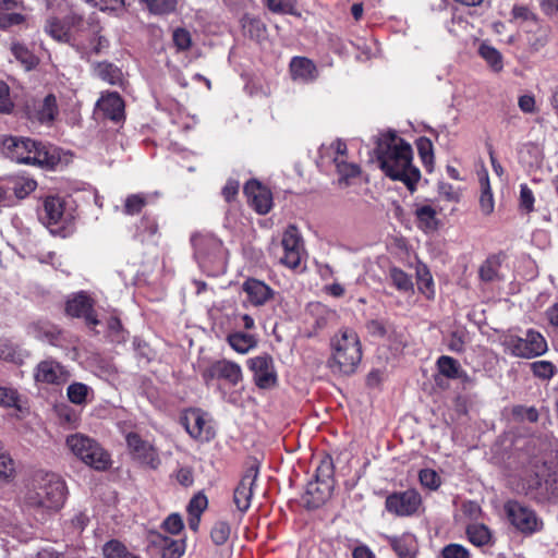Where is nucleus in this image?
Returning <instances> with one entry per match:
<instances>
[{"label": "nucleus", "instance_id": "31", "mask_svg": "<svg viewBox=\"0 0 558 558\" xmlns=\"http://www.w3.org/2000/svg\"><path fill=\"white\" fill-rule=\"evenodd\" d=\"M154 543L160 547L162 558H180L185 551V542L183 539H172L158 534Z\"/></svg>", "mask_w": 558, "mask_h": 558}, {"label": "nucleus", "instance_id": "52", "mask_svg": "<svg viewBox=\"0 0 558 558\" xmlns=\"http://www.w3.org/2000/svg\"><path fill=\"white\" fill-rule=\"evenodd\" d=\"M418 478L421 484L430 489L436 490L440 486V476L432 469H423L420 471Z\"/></svg>", "mask_w": 558, "mask_h": 558}, {"label": "nucleus", "instance_id": "56", "mask_svg": "<svg viewBox=\"0 0 558 558\" xmlns=\"http://www.w3.org/2000/svg\"><path fill=\"white\" fill-rule=\"evenodd\" d=\"M172 39L179 50H187L192 45L191 34L184 28L174 29Z\"/></svg>", "mask_w": 558, "mask_h": 558}, {"label": "nucleus", "instance_id": "58", "mask_svg": "<svg viewBox=\"0 0 558 558\" xmlns=\"http://www.w3.org/2000/svg\"><path fill=\"white\" fill-rule=\"evenodd\" d=\"M13 107L14 104L10 96V88L8 84L0 81V113H10Z\"/></svg>", "mask_w": 558, "mask_h": 558}, {"label": "nucleus", "instance_id": "39", "mask_svg": "<svg viewBox=\"0 0 558 558\" xmlns=\"http://www.w3.org/2000/svg\"><path fill=\"white\" fill-rule=\"evenodd\" d=\"M389 278L392 284L403 293L413 292V282L411 277L399 268H391L389 271Z\"/></svg>", "mask_w": 558, "mask_h": 558}, {"label": "nucleus", "instance_id": "16", "mask_svg": "<svg viewBox=\"0 0 558 558\" xmlns=\"http://www.w3.org/2000/svg\"><path fill=\"white\" fill-rule=\"evenodd\" d=\"M202 376L206 384H208L213 379H223L228 381L230 385L235 386L242 379V369L239 364L228 360L216 361L210 364L204 372Z\"/></svg>", "mask_w": 558, "mask_h": 558}, {"label": "nucleus", "instance_id": "15", "mask_svg": "<svg viewBox=\"0 0 558 558\" xmlns=\"http://www.w3.org/2000/svg\"><path fill=\"white\" fill-rule=\"evenodd\" d=\"M281 245L283 247V256L280 258L281 264L294 269L301 265L304 255L302 238L298 229L290 226L283 233Z\"/></svg>", "mask_w": 558, "mask_h": 558}, {"label": "nucleus", "instance_id": "49", "mask_svg": "<svg viewBox=\"0 0 558 558\" xmlns=\"http://www.w3.org/2000/svg\"><path fill=\"white\" fill-rule=\"evenodd\" d=\"M231 527L226 521H218L211 529L210 537L216 545H223L230 537Z\"/></svg>", "mask_w": 558, "mask_h": 558}, {"label": "nucleus", "instance_id": "17", "mask_svg": "<svg viewBox=\"0 0 558 558\" xmlns=\"http://www.w3.org/2000/svg\"><path fill=\"white\" fill-rule=\"evenodd\" d=\"M4 154L19 163H31L36 141L19 138L15 136H2L0 138Z\"/></svg>", "mask_w": 558, "mask_h": 558}, {"label": "nucleus", "instance_id": "34", "mask_svg": "<svg viewBox=\"0 0 558 558\" xmlns=\"http://www.w3.org/2000/svg\"><path fill=\"white\" fill-rule=\"evenodd\" d=\"M437 366L439 373L447 378L457 379L466 377V374L461 369L459 362L451 356H440L437 361Z\"/></svg>", "mask_w": 558, "mask_h": 558}, {"label": "nucleus", "instance_id": "45", "mask_svg": "<svg viewBox=\"0 0 558 558\" xmlns=\"http://www.w3.org/2000/svg\"><path fill=\"white\" fill-rule=\"evenodd\" d=\"M267 8L274 13L300 15L296 11V0H266Z\"/></svg>", "mask_w": 558, "mask_h": 558}, {"label": "nucleus", "instance_id": "47", "mask_svg": "<svg viewBox=\"0 0 558 558\" xmlns=\"http://www.w3.org/2000/svg\"><path fill=\"white\" fill-rule=\"evenodd\" d=\"M154 14H169L175 10L177 0H142Z\"/></svg>", "mask_w": 558, "mask_h": 558}, {"label": "nucleus", "instance_id": "30", "mask_svg": "<svg viewBox=\"0 0 558 558\" xmlns=\"http://www.w3.org/2000/svg\"><path fill=\"white\" fill-rule=\"evenodd\" d=\"M478 182H480V209L483 215L489 216L495 208V201L493 191L489 183V178L487 171H483L482 173H478Z\"/></svg>", "mask_w": 558, "mask_h": 558}, {"label": "nucleus", "instance_id": "19", "mask_svg": "<svg viewBox=\"0 0 558 558\" xmlns=\"http://www.w3.org/2000/svg\"><path fill=\"white\" fill-rule=\"evenodd\" d=\"M244 193L256 213L265 215L270 211L272 207V195L266 186H263L256 180H252L245 184Z\"/></svg>", "mask_w": 558, "mask_h": 558}, {"label": "nucleus", "instance_id": "64", "mask_svg": "<svg viewBox=\"0 0 558 558\" xmlns=\"http://www.w3.org/2000/svg\"><path fill=\"white\" fill-rule=\"evenodd\" d=\"M17 402L16 390L8 387H0V405L5 408L15 407Z\"/></svg>", "mask_w": 558, "mask_h": 558}, {"label": "nucleus", "instance_id": "38", "mask_svg": "<svg viewBox=\"0 0 558 558\" xmlns=\"http://www.w3.org/2000/svg\"><path fill=\"white\" fill-rule=\"evenodd\" d=\"M149 197V195L142 193L129 195L124 202L123 213L130 216L140 214L147 205Z\"/></svg>", "mask_w": 558, "mask_h": 558}, {"label": "nucleus", "instance_id": "13", "mask_svg": "<svg viewBox=\"0 0 558 558\" xmlns=\"http://www.w3.org/2000/svg\"><path fill=\"white\" fill-rule=\"evenodd\" d=\"M330 149L335 154L332 160L338 173V185L347 187L360 175V167L347 161V144L344 142L337 140L330 145Z\"/></svg>", "mask_w": 558, "mask_h": 558}, {"label": "nucleus", "instance_id": "36", "mask_svg": "<svg viewBox=\"0 0 558 558\" xmlns=\"http://www.w3.org/2000/svg\"><path fill=\"white\" fill-rule=\"evenodd\" d=\"M45 31L57 41L68 43L70 39L68 26L57 17H50L47 20Z\"/></svg>", "mask_w": 558, "mask_h": 558}, {"label": "nucleus", "instance_id": "11", "mask_svg": "<svg viewBox=\"0 0 558 558\" xmlns=\"http://www.w3.org/2000/svg\"><path fill=\"white\" fill-rule=\"evenodd\" d=\"M421 505V495L415 489L391 493L385 500L386 510L396 517H411Z\"/></svg>", "mask_w": 558, "mask_h": 558}, {"label": "nucleus", "instance_id": "32", "mask_svg": "<svg viewBox=\"0 0 558 558\" xmlns=\"http://www.w3.org/2000/svg\"><path fill=\"white\" fill-rule=\"evenodd\" d=\"M241 25L245 35L255 40H262L266 37L267 28L263 21L250 14H244L241 19Z\"/></svg>", "mask_w": 558, "mask_h": 558}, {"label": "nucleus", "instance_id": "22", "mask_svg": "<svg viewBox=\"0 0 558 558\" xmlns=\"http://www.w3.org/2000/svg\"><path fill=\"white\" fill-rule=\"evenodd\" d=\"M66 313L72 317H82L85 323L94 327L99 324L96 314L93 310L92 300L84 293L75 295L66 302Z\"/></svg>", "mask_w": 558, "mask_h": 558}, {"label": "nucleus", "instance_id": "29", "mask_svg": "<svg viewBox=\"0 0 558 558\" xmlns=\"http://www.w3.org/2000/svg\"><path fill=\"white\" fill-rule=\"evenodd\" d=\"M227 342L235 352L246 354L257 347L258 339L254 333L232 331L227 336Z\"/></svg>", "mask_w": 558, "mask_h": 558}, {"label": "nucleus", "instance_id": "43", "mask_svg": "<svg viewBox=\"0 0 558 558\" xmlns=\"http://www.w3.org/2000/svg\"><path fill=\"white\" fill-rule=\"evenodd\" d=\"M480 56L495 70L502 69V61L500 52L493 46L482 44L478 49Z\"/></svg>", "mask_w": 558, "mask_h": 558}, {"label": "nucleus", "instance_id": "62", "mask_svg": "<svg viewBox=\"0 0 558 558\" xmlns=\"http://www.w3.org/2000/svg\"><path fill=\"white\" fill-rule=\"evenodd\" d=\"M512 15L514 19H520L524 22L531 23L532 26L537 25L536 15L524 5H514L512 9Z\"/></svg>", "mask_w": 558, "mask_h": 558}, {"label": "nucleus", "instance_id": "18", "mask_svg": "<svg viewBox=\"0 0 558 558\" xmlns=\"http://www.w3.org/2000/svg\"><path fill=\"white\" fill-rule=\"evenodd\" d=\"M258 466H250L243 474L233 493V502L239 511L245 512L251 506L254 494V485L258 476Z\"/></svg>", "mask_w": 558, "mask_h": 558}, {"label": "nucleus", "instance_id": "50", "mask_svg": "<svg viewBox=\"0 0 558 558\" xmlns=\"http://www.w3.org/2000/svg\"><path fill=\"white\" fill-rule=\"evenodd\" d=\"M439 558H471V553L461 544L450 543L442 547Z\"/></svg>", "mask_w": 558, "mask_h": 558}, {"label": "nucleus", "instance_id": "14", "mask_svg": "<svg viewBox=\"0 0 558 558\" xmlns=\"http://www.w3.org/2000/svg\"><path fill=\"white\" fill-rule=\"evenodd\" d=\"M248 368L253 372V379L260 389H269L277 384V372L274 360L269 354H262L247 361Z\"/></svg>", "mask_w": 558, "mask_h": 558}, {"label": "nucleus", "instance_id": "59", "mask_svg": "<svg viewBox=\"0 0 558 558\" xmlns=\"http://www.w3.org/2000/svg\"><path fill=\"white\" fill-rule=\"evenodd\" d=\"M207 497L203 494L195 495L187 505L189 514L201 515L207 508Z\"/></svg>", "mask_w": 558, "mask_h": 558}, {"label": "nucleus", "instance_id": "46", "mask_svg": "<svg viewBox=\"0 0 558 558\" xmlns=\"http://www.w3.org/2000/svg\"><path fill=\"white\" fill-rule=\"evenodd\" d=\"M95 72L98 77L110 84H116L120 80L121 75L117 66L107 62L98 63L95 68Z\"/></svg>", "mask_w": 558, "mask_h": 558}, {"label": "nucleus", "instance_id": "35", "mask_svg": "<svg viewBox=\"0 0 558 558\" xmlns=\"http://www.w3.org/2000/svg\"><path fill=\"white\" fill-rule=\"evenodd\" d=\"M66 396L71 403L84 405L93 397V390L83 383H72L66 389Z\"/></svg>", "mask_w": 558, "mask_h": 558}, {"label": "nucleus", "instance_id": "6", "mask_svg": "<svg viewBox=\"0 0 558 558\" xmlns=\"http://www.w3.org/2000/svg\"><path fill=\"white\" fill-rule=\"evenodd\" d=\"M69 450L90 468L104 471L110 465V456L93 438L83 434H73L66 437Z\"/></svg>", "mask_w": 558, "mask_h": 558}, {"label": "nucleus", "instance_id": "5", "mask_svg": "<svg viewBox=\"0 0 558 558\" xmlns=\"http://www.w3.org/2000/svg\"><path fill=\"white\" fill-rule=\"evenodd\" d=\"M194 257L201 268L207 271L220 270L226 260V250L221 240L211 233L198 232L192 235Z\"/></svg>", "mask_w": 558, "mask_h": 558}, {"label": "nucleus", "instance_id": "20", "mask_svg": "<svg viewBox=\"0 0 558 558\" xmlns=\"http://www.w3.org/2000/svg\"><path fill=\"white\" fill-rule=\"evenodd\" d=\"M242 290L246 294V301L254 307L266 305L275 296V291L264 281L248 278L242 283Z\"/></svg>", "mask_w": 558, "mask_h": 558}, {"label": "nucleus", "instance_id": "23", "mask_svg": "<svg viewBox=\"0 0 558 558\" xmlns=\"http://www.w3.org/2000/svg\"><path fill=\"white\" fill-rule=\"evenodd\" d=\"M61 163L60 149L50 144L35 143L31 163L46 169H56Z\"/></svg>", "mask_w": 558, "mask_h": 558}, {"label": "nucleus", "instance_id": "26", "mask_svg": "<svg viewBox=\"0 0 558 558\" xmlns=\"http://www.w3.org/2000/svg\"><path fill=\"white\" fill-rule=\"evenodd\" d=\"M97 108L110 120L119 121L124 116V102L118 93L102 95Z\"/></svg>", "mask_w": 558, "mask_h": 558}, {"label": "nucleus", "instance_id": "2", "mask_svg": "<svg viewBox=\"0 0 558 558\" xmlns=\"http://www.w3.org/2000/svg\"><path fill=\"white\" fill-rule=\"evenodd\" d=\"M513 489L538 505L558 502V471L539 459L531 460L511 482Z\"/></svg>", "mask_w": 558, "mask_h": 558}, {"label": "nucleus", "instance_id": "51", "mask_svg": "<svg viewBox=\"0 0 558 558\" xmlns=\"http://www.w3.org/2000/svg\"><path fill=\"white\" fill-rule=\"evenodd\" d=\"M332 460L330 458L323 459L316 469V481L322 484H326V487L329 488L330 485L328 484V481L332 477Z\"/></svg>", "mask_w": 558, "mask_h": 558}, {"label": "nucleus", "instance_id": "61", "mask_svg": "<svg viewBox=\"0 0 558 558\" xmlns=\"http://www.w3.org/2000/svg\"><path fill=\"white\" fill-rule=\"evenodd\" d=\"M533 27L536 28L535 31V37L529 38L530 45L533 47L534 50H539L543 48L548 38V31L546 27L541 26L538 23L537 25H534Z\"/></svg>", "mask_w": 558, "mask_h": 558}, {"label": "nucleus", "instance_id": "21", "mask_svg": "<svg viewBox=\"0 0 558 558\" xmlns=\"http://www.w3.org/2000/svg\"><path fill=\"white\" fill-rule=\"evenodd\" d=\"M34 377L38 383L60 385L68 380V373L57 361L45 360L36 366Z\"/></svg>", "mask_w": 558, "mask_h": 558}, {"label": "nucleus", "instance_id": "33", "mask_svg": "<svg viewBox=\"0 0 558 558\" xmlns=\"http://www.w3.org/2000/svg\"><path fill=\"white\" fill-rule=\"evenodd\" d=\"M468 539L477 547H483L492 543V532L483 523H473L466 527Z\"/></svg>", "mask_w": 558, "mask_h": 558}, {"label": "nucleus", "instance_id": "44", "mask_svg": "<svg viewBox=\"0 0 558 558\" xmlns=\"http://www.w3.org/2000/svg\"><path fill=\"white\" fill-rule=\"evenodd\" d=\"M368 335L377 338L390 337L392 333V325L383 319H371L365 325Z\"/></svg>", "mask_w": 558, "mask_h": 558}, {"label": "nucleus", "instance_id": "3", "mask_svg": "<svg viewBox=\"0 0 558 558\" xmlns=\"http://www.w3.org/2000/svg\"><path fill=\"white\" fill-rule=\"evenodd\" d=\"M66 498L64 481L57 474L46 473L33 480L32 487L25 494L27 507L40 514H50L59 511Z\"/></svg>", "mask_w": 558, "mask_h": 558}, {"label": "nucleus", "instance_id": "37", "mask_svg": "<svg viewBox=\"0 0 558 558\" xmlns=\"http://www.w3.org/2000/svg\"><path fill=\"white\" fill-rule=\"evenodd\" d=\"M415 215L421 229L429 231L437 228L436 210L432 206L424 205L418 207Z\"/></svg>", "mask_w": 558, "mask_h": 558}, {"label": "nucleus", "instance_id": "55", "mask_svg": "<svg viewBox=\"0 0 558 558\" xmlns=\"http://www.w3.org/2000/svg\"><path fill=\"white\" fill-rule=\"evenodd\" d=\"M183 520L178 513H171L162 523V529L173 535L179 534L183 530Z\"/></svg>", "mask_w": 558, "mask_h": 558}, {"label": "nucleus", "instance_id": "8", "mask_svg": "<svg viewBox=\"0 0 558 558\" xmlns=\"http://www.w3.org/2000/svg\"><path fill=\"white\" fill-rule=\"evenodd\" d=\"M507 350L517 357L532 359L547 351V342L543 335L529 329L524 337L509 336L505 340Z\"/></svg>", "mask_w": 558, "mask_h": 558}, {"label": "nucleus", "instance_id": "27", "mask_svg": "<svg viewBox=\"0 0 558 558\" xmlns=\"http://www.w3.org/2000/svg\"><path fill=\"white\" fill-rule=\"evenodd\" d=\"M385 538L399 558H415L417 544L413 534L404 533L401 536L385 535Z\"/></svg>", "mask_w": 558, "mask_h": 558}, {"label": "nucleus", "instance_id": "42", "mask_svg": "<svg viewBox=\"0 0 558 558\" xmlns=\"http://www.w3.org/2000/svg\"><path fill=\"white\" fill-rule=\"evenodd\" d=\"M533 375L542 380H548L557 373V367L549 361L539 360L530 364Z\"/></svg>", "mask_w": 558, "mask_h": 558}, {"label": "nucleus", "instance_id": "1", "mask_svg": "<svg viewBox=\"0 0 558 558\" xmlns=\"http://www.w3.org/2000/svg\"><path fill=\"white\" fill-rule=\"evenodd\" d=\"M374 153L387 177L401 181L411 192L415 190L421 172L412 165L413 150L409 143L389 131L378 135Z\"/></svg>", "mask_w": 558, "mask_h": 558}, {"label": "nucleus", "instance_id": "60", "mask_svg": "<svg viewBox=\"0 0 558 558\" xmlns=\"http://www.w3.org/2000/svg\"><path fill=\"white\" fill-rule=\"evenodd\" d=\"M306 495L313 496L312 500L306 499V504L310 508L319 507V505H322L326 499V495L319 492V488L316 483H310L307 485Z\"/></svg>", "mask_w": 558, "mask_h": 558}, {"label": "nucleus", "instance_id": "63", "mask_svg": "<svg viewBox=\"0 0 558 558\" xmlns=\"http://www.w3.org/2000/svg\"><path fill=\"white\" fill-rule=\"evenodd\" d=\"M14 462L11 457L0 450V478H9L14 473Z\"/></svg>", "mask_w": 558, "mask_h": 558}, {"label": "nucleus", "instance_id": "9", "mask_svg": "<svg viewBox=\"0 0 558 558\" xmlns=\"http://www.w3.org/2000/svg\"><path fill=\"white\" fill-rule=\"evenodd\" d=\"M66 204V201L60 196L52 195L44 199L38 217L51 233H59L65 223L72 219V214L68 210Z\"/></svg>", "mask_w": 558, "mask_h": 558}, {"label": "nucleus", "instance_id": "41", "mask_svg": "<svg viewBox=\"0 0 558 558\" xmlns=\"http://www.w3.org/2000/svg\"><path fill=\"white\" fill-rule=\"evenodd\" d=\"M102 553L105 558H141L128 550L119 541H109L104 545Z\"/></svg>", "mask_w": 558, "mask_h": 558}, {"label": "nucleus", "instance_id": "12", "mask_svg": "<svg viewBox=\"0 0 558 558\" xmlns=\"http://www.w3.org/2000/svg\"><path fill=\"white\" fill-rule=\"evenodd\" d=\"M126 446L133 460L153 470L157 469L161 460L157 449L137 433H129L125 436Z\"/></svg>", "mask_w": 558, "mask_h": 558}, {"label": "nucleus", "instance_id": "24", "mask_svg": "<svg viewBox=\"0 0 558 558\" xmlns=\"http://www.w3.org/2000/svg\"><path fill=\"white\" fill-rule=\"evenodd\" d=\"M290 72L294 81L314 82L318 77L316 64L305 57H293L290 61Z\"/></svg>", "mask_w": 558, "mask_h": 558}, {"label": "nucleus", "instance_id": "53", "mask_svg": "<svg viewBox=\"0 0 558 558\" xmlns=\"http://www.w3.org/2000/svg\"><path fill=\"white\" fill-rule=\"evenodd\" d=\"M416 146H417V151H418V155L423 161V163L427 167V166H430L433 163V144L430 142V140L426 138V137H421L417 143H416Z\"/></svg>", "mask_w": 558, "mask_h": 558}, {"label": "nucleus", "instance_id": "40", "mask_svg": "<svg viewBox=\"0 0 558 558\" xmlns=\"http://www.w3.org/2000/svg\"><path fill=\"white\" fill-rule=\"evenodd\" d=\"M11 51L13 56L25 66L26 70L34 69L38 63L35 54L22 44H13Z\"/></svg>", "mask_w": 558, "mask_h": 558}, {"label": "nucleus", "instance_id": "4", "mask_svg": "<svg viewBox=\"0 0 558 558\" xmlns=\"http://www.w3.org/2000/svg\"><path fill=\"white\" fill-rule=\"evenodd\" d=\"M329 367L335 373L351 375L362 360L360 337L353 329L342 328L330 340Z\"/></svg>", "mask_w": 558, "mask_h": 558}, {"label": "nucleus", "instance_id": "54", "mask_svg": "<svg viewBox=\"0 0 558 558\" xmlns=\"http://www.w3.org/2000/svg\"><path fill=\"white\" fill-rule=\"evenodd\" d=\"M520 208L524 210L526 214H530L534 210V194L532 190L526 184L520 185Z\"/></svg>", "mask_w": 558, "mask_h": 558}, {"label": "nucleus", "instance_id": "10", "mask_svg": "<svg viewBox=\"0 0 558 558\" xmlns=\"http://www.w3.org/2000/svg\"><path fill=\"white\" fill-rule=\"evenodd\" d=\"M180 421L187 434L198 441H210L215 437L209 415L201 409L185 410Z\"/></svg>", "mask_w": 558, "mask_h": 558}, {"label": "nucleus", "instance_id": "28", "mask_svg": "<svg viewBox=\"0 0 558 558\" xmlns=\"http://www.w3.org/2000/svg\"><path fill=\"white\" fill-rule=\"evenodd\" d=\"M58 113L57 99L54 95H47L43 101L34 106V110L28 112V117L32 120H36L40 123L52 122Z\"/></svg>", "mask_w": 558, "mask_h": 558}, {"label": "nucleus", "instance_id": "7", "mask_svg": "<svg viewBox=\"0 0 558 558\" xmlns=\"http://www.w3.org/2000/svg\"><path fill=\"white\" fill-rule=\"evenodd\" d=\"M504 509L510 524L523 535L530 536L544 529L543 519L530 506L518 500H508Z\"/></svg>", "mask_w": 558, "mask_h": 558}, {"label": "nucleus", "instance_id": "25", "mask_svg": "<svg viewBox=\"0 0 558 558\" xmlns=\"http://www.w3.org/2000/svg\"><path fill=\"white\" fill-rule=\"evenodd\" d=\"M27 333L52 345L58 344L61 332L57 326L43 319L34 320L27 326Z\"/></svg>", "mask_w": 558, "mask_h": 558}, {"label": "nucleus", "instance_id": "48", "mask_svg": "<svg viewBox=\"0 0 558 558\" xmlns=\"http://www.w3.org/2000/svg\"><path fill=\"white\" fill-rule=\"evenodd\" d=\"M418 290L428 299L434 296L433 278L429 270L424 266L417 268Z\"/></svg>", "mask_w": 558, "mask_h": 558}, {"label": "nucleus", "instance_id": "57", "mask_svg": "<svg viewBox=\"0 0 558 558\" xmlns=\"http://www.w3.org/2000/svg\"><path fill=\"white\" fill-rule=\"evenodd\" d=\"M37 187V182L33 179H22L14 185V194L17 198H24Z\"/></svg>", "mask_w": 558, "mask_h": 558}]
</instances>
